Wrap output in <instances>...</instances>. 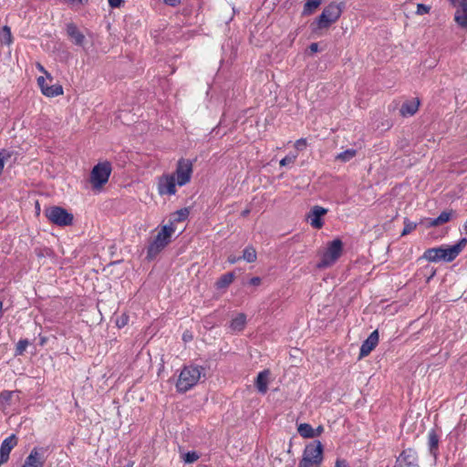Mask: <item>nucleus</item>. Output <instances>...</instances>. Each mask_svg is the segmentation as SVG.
I'll return each instance as SVG.
<instances>
[{
	"label": "nucleus",
	"instance_id": "obj_11",
	"mask_svg": "<svg viewBox=\"0 0 467 467\" xmlns=\"http://www.w3.org/2000/svg\"><path fill=\"white\" fill-rule=\"evenodd\" d=\"M177 181L175 175L166 174L159 179L158 192L160 195H174L176 193Z\"/></svg>",
	"mask_w": 467,
	"mask_h": 467
},
{
	"label": "nucleus",
	"instance_id": "obj_40",
	"mask_svg": "<svg viewBox=\"0 0 467 467\" xmlns=\"http://www.w3.org/2000/svg\"><path fill=\"white\" fill-rule=\"evenodd\" d=\"M109 5L112 8L119 7L123 0H108Z\"/></svg>",
	"mask_w": 467,
	"mask_h": 467
},
{
	"label": "nucleus",
	"instance_id": "obj_34",
	"mask_svg": "<svg viewBox=\"0 0 467 467\" xmlns=\"http://www.w3.org/2000/svg\"><path fill=\"white\" fill-rule=\"evenodd\" d=\"M11 157V152L7 150H0V174L4 171L5 162Z\"/></svg>",
	"mask_w": 467,
	"mask_h": 467
},
{
	"label": "nucleus",
	"instance_id": "obj_45",
	"mask_svg": "<svg viewBox=\"0 0 467 467\" xmlns=\"http://www.w3.org/2000/svg\"><path fill=\"white\" fill-rule=\"evenodd\" d=\"M163 2L170 6H176L181 3V0H163Z\"/></svg>",
	"mask_w": 467,
	"mask_h": 467
},
{
	"label": "nucleus",
	"instance_id": "obj_25",
	"mask_svg": "<svg viewBox=\"0 0 467 467\" xmlns=\"http://www.w3.org/2000/svg\"><path fill=\"white\" fill-rule=\"evenodd\" d=\"M41 92L47 97L54 98L63 94V88L59 84L47 85Z\"/></svg>",
	"mask_w": 467,
	"mask_h": 467
},
{
	"label": "nucleus",
	"instance_id": "obj_42",
	"mask_svg": "<svg viewBox=\"0 0 467 467\" xmlns=\"http://www.w3.org/2000/svg\"><path fill=\"white\" fill-rule=\"evenodd\" d=\"M37 84L41 89V91L43 90V88H45V87L47 86V84L46 83V78L45 77H38L37 78Z\"/></svg>",
	"mask_w": 467,
	"mask_h": 467
},
{
	"label": "nucleus",
	"instance_id": "obj_52",
	"mask_svg": "<svg viewBox=\"0 0 467 467\" xmlns=\"http://www.w3.org/2000/svg\"><path fill=\"white\" fill-rule=\"evenodd\" d=\"M132 463H127L126 465H124L123 467H132Z\"/></svg>",
	"mask_w": 467,
	"mask_h": 467
},
{
	"label": "nucleus",
	"instance_id": "obj_54",
	"mask_svg": "<svg viewBox=\"0 0 467 467\" xmlns=\"http://www.w3.org/2000/svg\"><path fill=\"white\" fill-rule=\"evenodd\" d=\"M464 228H465V230H467V221L464 223Z\"/></svg>",
	"mask_w": 467,
	"mask_h": 467
},
{
	"label": "nucleus",
	"instance_id": "obj_10",
	"mask_svg": "<svg viewBox=\"0 0 467 467\" xmlns=\"http://www.w3.org/2000/svg\"><path fill=\"white\" fill-rule=\"evenodd\" d=\"M192 162L190 160L181 159L179 160L176 167L175 180L179 186L186 185L192 178Z\"/></svg>",
	"mask_w": 467,
	"mask_h": 467
},
{
	"label": "nucleus",
	"instance_id": "obj_28",
	"mask_svg": "<svg viewBox=\"0 0 467 467\" xmlns=\"http://www.w3.org/2000/svg\"><path fill=\"white\" fill-rule=\"evenodd\" d=\"M242 259L246 261L247 263H254L257 259V254L255 249L252 246H246L243 251Z\"/></svg>",
	"mask_w": 467,
	"mask_h": 467
},
{
	"label": "nucleus",
	"instance_id": "obj_30",
	"mask_svg": "<svg viewBox=\"0 0 467 467\" xmlns=\"http://www.w3.org/2000/svg\"><path fill=\"white\" fill-rule=\"evenodd\" d=\"M1 42L6 46H9L13 42L11 29L8 26H5L0 33Z\"/></svg>",
	"mask_w": 467,
	"mask_h": 467
},
{
	"label": "nucleus",
	"instance_id": "obj_50",
	"mask_svg": "<svg viewBox=\"0 0 467 467\" xmlns=\"http://www.w3.org/2000/svg\"><path fill=\"white\" fill-rule=\"evenodd\" d=\"M323 427L322 426H318L315 431H316V433H317V436H319L322 431H323Z\"/></svg>",
	"mask_w": 467,
	"mask_h": 467
},
{
	"label": "nucleus",
	"instance_id": "obj_22",
	"mask_svg": "<svg viewBox=\"0 0 467 467\" xmlns=\"http://www.w3.org/2000/svg\"><path fill=\"white\" fill-rule=\"evenodd\" d=\"M246 324V317L244 314H238L234 317L230 324V328L233 332H241L244 330Z\"/></svg>",
	"mask_w": 467,
	"mask_h": 467
},
{
	"label": "nucleus",
	"instance_id": "obj_38",
	"mask_svg": "<svg viewBox=\"0 0 467 467\" xmlns=\"http://www.w3.org/2000/svg\"><path fill=\"white\" fill-rule=\"evenodd\" d=\"M335 467H349L348 462L344 459H337Z\"/></svg>",
	"mask_w": 467,
	"mask_h": 467
},
{
	"label": "nucleus",
	"instance_id": "obj_26",
	"mask_svg": "<svg viewBox=\"0 0 467 467\" xmlns=\"http://www.w3.org/2000/svg\"><path fill=\"white\" fill-rule=\"evenodd\" d=\"M189 214L190 211L188 208L180 209L171 215V221L170 222V223H172V225L174 226L175 223H181L185 221L188 218Z\"/></svg>",
	"mask_w": 467,
	"mask_h": 467
},
{
	"label": "nucleus",
	"instance_id": "obj_44",
	"mask_svg": "<svg viewBox=\"0 0 467 467\" xmlns=\"http://www.w3.org/2000/svg\"><path fill=\"white\" fill-rule=\"evenodd\" d=\"M249 284L254 286L259 285L261 284V278L258 276L252 277Z\"/></svg>",
	"mask_w": 467,
	"mask_h": 467
},
{
	"label": "nucleus",
	"instance_id": "obj_51",
	"mask_svg": "<svg viewBox=\"0 0 467 467\" xmlns=\"http://www.w3.org/2000/svg\"><path fill=\"white\" fill-rule=\"evenodd\" d=\"M249 213H250V210L246 209V210L242 212L241 215L243 217H245V216H247L249 214Z\"/></svg>",
	"mask_w": 467,
	"mask_h": 467
},
{
	"label": "nucleus",
	"instance_id": "obj_12",
	"mask_svg": "<svg viewBox=\"0 0 467 467\" xmlns=\"http://www.w3.org/2000/svg\"><path fill=\"white\" fill-rule=\"evenodd\" d=\"M418 465L417 451L411 448L403 450L397 457L394 467H415Z\"/></svg>",
	"mask_w": 467,
	"mask_h": 467
},
{
	"label": "nucleus",
	"instance_id": "obj_55",
	"mask_svg": "<svg viewBox=\"0 0 467 467\" xmlns=\"http://www.w3.org/2000/svg\"><path fill=\"white\" fill-rule=\"evenodd\" d=\"M186 338H189V336H183V339L186 340Z\"/></svg>",
	"mask_w": 467,
	"mask_h": 467
},
{
	"label": "nucleus",
	"instance_id": "obj_35",
	"mask_svg": "<svg viewBox=\"0 0 467 467\" xmlns=\"http://www.w3.org/2000/svg\"><path fill=\"white\" fill-rule=\"evenodd\" d=\"M199 454L196 451H188L183 455V462L185 463H192L199 459Z\"/></svg>",
	"mask_w": 467,
	"mask_h": 467
},
{
	"label": "nucleus",
	"instance_id": "obj_29",
	"mask_svg": "<svg viewBox=\"0 0 467 467\" xmlns=\"http://www.w3.org/2000/svg\"><path fill=\"white\" fill-rule=\"evenodd\" d=\"M357 154V150L354 149H348L336 156V160L340 161L342 162L349 161L353 159Z\"/></svg>",
	"mask_w": 467,
	"mask_h": 467
},
{
	"label": "nucleus",
	"instance_id": "obj_1",
	"mask_svg": "<svg viewBox=\"0 0 467 467\" xmlns=\"http://www.w3.org/2000/svg\"><path fill=\"white\" fill-rule=\"evenodd\" d=\"M467 238H462L453 245H441L425 250L422 258L431 263L452 262L463 250Z\"/></svg>",
	"mask_w": 467,
	"mask_h": 467
},
{
	"label": "nucleus",
	"instance_id": "obj_15",
	"mask_svg": "<svg viewBox=\"0 0 467 467\" xmlns=\"http://www.w3.org/2000/svg\"><path fill=\"white\" fill-rule=\"evenodd\" d=\"M379 332L378 330H374L370 333L368 338L363 341L360 350H359V358H365L377 347L379 343Z\"/></svg>",
	"mask_w": 467,
	"mask_h": 467
},
{
	"label": "nucleus",
	"instance_id": "obj_41",
	"mask_svg": "<svg viewBox=\"0 0 467 467\" xmlns=\"http://www.w3.org/2000/svg\"><path fill=\"white\" fill-rule=\"evenodd\" d=\"M127 323H128V317L125 316L121 317V318L117 320L118 327H123L124 326L127 325Z\"/></svg>",
	"mask_w": 467,
	"mask_h": 467
},
{
	"label": "nucleus",
	"instance_id": "obj_27",
	"mask_svg": "<svg viewBox=\"0 0 467 467\" xmlns=\"http://www.w3.org/2000/svg\"><path fill=\"white\" fill-rule=\"evenodd\" d=\"M323 0H306L303 8V15L309 16L321 5Z\"/></svg>",
	"mask_w": 467,
	"mask_h": 467
},
{
	"label": "nucleus",
	"instance_id": "obj_23",
	"mask_svg": "<svg viewBox=\"0 0 467 467\" xmlns=\"http://www.w3.org/2000/svg\"><path fill=\"white\" fill-rule=\"evenodd\" d=\"M19 393V390H3L0 392V407L4 409L10 406L14 396H18Z\"/></svg>",
	"mask_w": 467,
	"mask_h": 467
},
{
	"label": "nucleus",
	"instance_id": "obj_9",
	"mask_svg": "<svg viewBox=\"0 0 467 467\" xmlns=\"http://www.w3.org/2000/svg\"><path fill=\"white\" fill-rule=\"evenodd\" d=\"M49 447H34L21 467H44Z\"/></svg>",
	"mask_w": 467,
	"mask_h": 467
},
{
	"label": "nucleus",
	"instance_id": "obj_8",
	"mask_svg": "<svg viewBox=\"0 0 467 467\" xmlns=\"http://www.w3.org/2000/svg\"><path fill=\"white\" fill-rule=\"evenodd\" d=\"M111 163L108 161L96 164L90 172V183L94 189H100L106 184L111 174Z\"/></svg>",
	"mask_w": 467,
	"mask_h": 467
},
{
	"label": "nucleus",
	"instance_id": "obj_56",
	"mask_svg": "<svg viewBox=\"0 0 467 467\" xmlns=\"http://www.w3.org/2000/svg\"><path fill=\"white\" fill-rule=\"evenodd\" d=\"M186 338H189V336H183V339L186 340Z\"/></svg>",
	"mask_w": 467,
	"mask_h": 467
},
{
	"label": "nucleus",
	"instance_id": "obj_16",
	"mask_svg": "<svg viewBox=\"0 0 467 467\" xmlns=\"http://www.w3.org/2000/svg\"><path fill=\"white\" fill-rule=\"evenodd\" d=\"M455 215V212L453 210L443 211L441 214L436 218H426L424 220L425 226L427 228H432L440 226L443 223H448L452 217Z\"/></svg>",
	"mask_w": 467,
	"mask_h": 467
},
{
	"label": "nucleus",
	"instance_id": "obj_21",
	"mask_svg": "<svg viewBox=\"0 0 467 467\" xmlns=\"http://www.w3.org/2000/svg\"><path fill=\"white\" fill-rule=\"evenodd\" d=\"M419 106H420L419 100L406 101L405 103L402 104V106L400 109V114L403 117L412 116L417 112Z\"/></svg>",
	"mask_w": 467,
	"mask_h": 467
},
{
	"label": "nucleus",
	"instance_id": "obj_6",
	"mask_svg": "<svg viewBox=\"0 0 467 467\" xmlns=\"http://www.w3.org/2000/svg\"><path fill=\"white\" fill-rule=\"evenodd\" d=\"M44 213L50 223L57 226H69L73 223V214L63 207L50 206L45 210Z\"/></svg>",
	"mask_w": 467,
	"mask_h": 467
},
{
	"label": "nucleus",
	"instance_id": "obj_4",
	"mask_svg": "<svg viewBox=\"0 0 467 467\" xmlns=\"http://www.w3.org/2000/svg\"><path fill=\"white\" fill-rule=\"evenodd\" d=\"M175 232V226L172 223L164 225L157 234L152 242L147 248V257L151 259L155 257L171 242V237Z\"/></svg>",
	"mask_w": 467,
	"mask_h": 467
},
{
	"label": "nucleus",
	"instance_id": "obj_17",
	"mask_svg": "<svg viewBox=\"0 0 467 467\" xmlns=\"http://www.w3.org/2000/svg\"><path fill=\"white\" fill-rule=\"evenodd\" d=\"M66 30L67 36L76 46L82 47L84 45L85 36L80 32L75 24H67Z\"/></svg>",
	"mask_w": 467,
	"mask_h": 467
},
{
	"label": "nucleus",
	"instance_id": "obj_2",
	"mask_svg": "<svg viewBox=\"0 0 467 467\" xmlns=\"http://www.w3.org/2000/svg\"><path fill=\"white\" fill-rule=\"evenodd\" d=\"M205 376V369L201 366L190 365L185 366L176 382V389L178 392L184 393L192 389L201 379Z\"/></svg>",
	"mask_w": 467,
	"mask_h": 467
},
{
	"label": "nucleus",
	"instance_id": "obj_33",
	"mask_svg": "<svg viewBox=\"0 0 467 467\" xmlns=\"http://www.w3.org/2000/svg\"><path fill=\"white\" fill-rule=\"evenodd\" d=\"M28 345L29 341L27 339H20L16 344V356L23 355Z\"/></svg>",
	"mask_w": 467,
	"mask_h": 467
},
{
	"label": "nucleus",
	"instance_id": "obj_24",
	"mask_svg": "<svg viewBox=\"0 0 467 467\" xmlns=\"http://www.w3.org/2000/svg\"><path fill=\"white\" fill-rule=\"evenodd\" d=\"M297 431L303 438L310 439L317 437L316 431L308 423H301L297 427Z\"/></svg>",
	"mask_w": 467,
	"mask_h": 467
},
{
	"label": "nucleus",
	"instance_id": "obj_37",
	"mask_svg": "<svg viewBox=\"0 0 467 467\" xmlns=\"http://www.w3.org/2000/svg\"><path fill=\"white\" fill-rule=\"evenodd\" d=\"M430 9H431L430 6H428L426 5L418 4L416 14L417 15H425L430 12Z\"/></svg>",
	"mask_w": 467,
	"mask_h": 467
},
{
	"label": "nucleus",
	"instance_id": "obj_31",
	"mask_svg": "<svg viewBox=\"0 0 467 467\" xmlns=\"http://www.w3.org/2000/svg\"><path fill=\"white\" fill-rule=\"evenodd\" d=\"M234 280V274L227 273L220 277V279L217 281V287L218 288H223L228 286Z\"/></svg>",
	"mask_w": 467,
	"mask_h": 467
},
{
	"label": "nucleus",
	"instance_id": "obj_13",
	"mask_svg": "<svg viewBox=\"0 0 467 467\" xmlns=\"http://www.w3.org/2000/svg\"><path fill=\"white\" fill-rule=\"evenodd\" d=\"M16 444L17 438L15 434H11L2 441L0 446V466L8 461L10 452Z\"/></svg>",
	"mask_w": 467,
	"mask_h": 467
},
{
	"label": "nucleus",
	"instance_id": "obj_39",
	"mask_svg": "<svg viewBox=\"0 0 467 467\" xmlns=\"http://www.w3.org/2000/svg\"><path fill=\"white\" fill-rule=\"evenodd\" d=\"M306 145V140L305 139H299L296 141V148L297 150H302Z\"/></svg>",
	"mask_w": 467,
	"mask_h": 467
},
{
	"label": "nucleus",
	"instance_id": "obj_43",
	"mask_svg": "<svg viewBox=\"0 0 467 467\" xmlns=\"http://www.w3.org/2000/svg\"><path fill=\"white\" fill-rule=\"evenodd\" d=\"M36 67L39 71L43 72L48 79L52 80L51 75L45 69V67L41 64L38 63Z\"/></svg>",
	"mask_w": 467,
	"mask_h": 467
},
{
	"label": "nucleus",
	"instance_id": "obj_3",
	"mask_svg": "<svg viewBox=\"0 0 467 467\" xmlns=\"http://www.w3.org/2000/svg\"><path fill=\"white\" fill-rule=\"evenodd\" d=\"M344 6V2H333L327 5L323 9L320 16L312 24L313 31L317 32V30L320 29L328 28L333 23H335L340 17Z\"/></svg>",
	"mask_w": 467,
	"mask_h": 467
},
{
	"label": "nucleus",
	"instance_id": "obj_36",
	"mask_svg": "<svg viewBox=\"0 0 467 467\" xmlns=\"http://www.w3.org/2000/svg\"><path fill=\"white\" fill-rule=\"evenodd\" d=\"M296 158H297V154L296 153H289L285 157H284L280 161L279 163H280L281 166H286L288 164L294 163L295 161L296 160Z\"/></svg>",
	"mask_w": 467,
	"mask_h": 467
},
{
	"label": "nucleus",
	"instance_id": "obj_14",
	"mask_svg": "<svg viewBox=\"0 0 467 467\" xmlns=\"http://www.w3.org/2000/svg\"><path fill=\"white\" fill-rule=\"evenodd\" d=\"M327 213V209L318 205L314 206L307 215L310 225L315 229H321L324 225V222L321 217Z\"/></svg>",
	"mask_w": 467,
	"mask_h": 467
},
{
	"label": "nucleus",
	"instance_id": "obj_7",
	"mask_svg": "<svg viewBox=\"0 0 467 467\" xmlns=\"http://www.w3.org/2000/svg\"><path fill=\"white\" fill-rule=\"evenodd\" d=\"M343 252V243L340 239H334L327 244L326 250L322 254L320 262L317 264L319 268H326L334 265L341 256Z\"/></svg>",
	"mask_w": 467,
	"mask_h": 467
},
{
	"label": "nucleus",
	"instance_id": "obj_20",
	"mask_svg": "<svg viewBox=\"0 0 467 467\" xmlns=\"http://www.w3.org/2000/svg\"><path fill=\"white\" fill-rule=\"evenodd\" d=\"M439 435L437 434L435 430H431L428 432V446L430 453L436 458L437 457V451H438V446H439Z\"/></svg>",
	"mask_w": 467,
	"mask_h": 467
},
{
	"label": "nucleus",
	"instance_id": "obj_53",
	"mask_svg": "<svg viewBox=\"0 0 467 467\" xmlns=\"http://www.w3.org/2000/svg\"><path fill=\"white\" fill-rule=\"evenodd\" d=\"M3 310V303L0 301V313L2 312Z\"/></svg>",
	"mask_w": 467,
	"mask_h": 467
},
{
	"label": "nucleus",
	"instance_id": "obj_46",
	"mask_svg": "<svg viewBox=\"0 0 467 467\" xmlns=\"http://www.w3.org/2000/svg\"><path fill=\"white\" fill-rule=\"evenodd\" d=\"M67 2L68 3H71V4H78V5H86L88 0H66Z\"/></svg>",
	"mask_w": 467,
	"mask_h": 467
},
{
	"label": "nucleus",
	"instance_id": "obj_32",
	"mask_svg": "<svg viewBox=\"0 0 467 467\" xmlns=\"http://www.w3.org/2000/svg\"><path fill=\"white\" fill-rule=\"evenodd\" d=\"M417 227V223L410 222L409 219H404V228L401 232V236H405L414 231Z\"/></svg>",
	"mask_w": 467,
	"mask_h": 467
},
{
	"label": "nucleus",
	"instance_id": "obj_18",
	"mask_svg": "<svg viewBox=\"0 0 467 467\" xmlns=\"http://www.w3.org/2000/svg\"><path fill=\"white\" fill-rule=\"evenodd\" d=\"M454 20L459 26L467 30V0H463L454 15Z\"/></svg>",
	"mask_w": 467,
	"mask_h": 467
},
{
	"label": "nucleus",
	"instance_id": "obj_49",
	"mask_svg": "<svg viewBox=\"0 0 467 467\" xmlns=\"http://www.w3.org/2000/svg\"><path fill=\"white\" fill-rule=\"evenodd\" d=\"M242 257H236V256H229L228 262L230 264H235L237 261H239Z\"/></svg>",
	"mask_w": 467,
	"mask_h": 467
},
{
	"label": "nucleus",
	"instance_id": "obj_48",
	"mask_svg": "<svg viewBox=\"0 0 467 467\" xmlns=\"http://www.w3.org/2000/svg\"><path fill=\"white\" fill-rule=\"evenodd\" d=\"M453 6H461L463 0H449Z\"/></svg>",
	"mask_w": 467,
	"mask_h": 467
},
{
	"label": "nucleus",
	"instance_id": "obj_5",
	"mask_svg": "<svg viewBox=\"0 0 467 467\" xmlns=\"http://www.w3.org/2000/svg\"><path fill=\"white\" fill-rule=\"evenodd\" d=\"M322 461L323 445L319 441H316L306 446L298 467H314V465H319Z\"/></svg>",
	"mask_w": 467,
	"mask_h": 467
},
{
	"label": "nucleus",
	"instance_id": "obj_19",
	"mask_svg": "<svg viewBox=\"0 0 467 467\" xmlns=\"http://www.w3.org/2000/svg\"><path fill=\"white\" fill-rule=\"evenodd\" d=\"M269 375L270 371L268 369H264L263 371H260L256 377L254 384L261 394H265L267 391Z\"/></svg>",
	"mask_w": 467,
	"mask_h": 467
},
{
	"label": "nucleus",
	"instance_id": "obj_47",
	"mask_svg": "<svg viewBox=\"0 0 467 467\" xmlns=\"http://www.w3.org/2000/svg\"><path fill=\"white\" fill-rule=\"evenodd\" d=\"M309 49L311 52L315 53V52H317L318 50V44L317 43H312L310 46H309Z\"/></svg>",
	"mask_w": 467,
	"mask_h": 467
}]
</instances>
